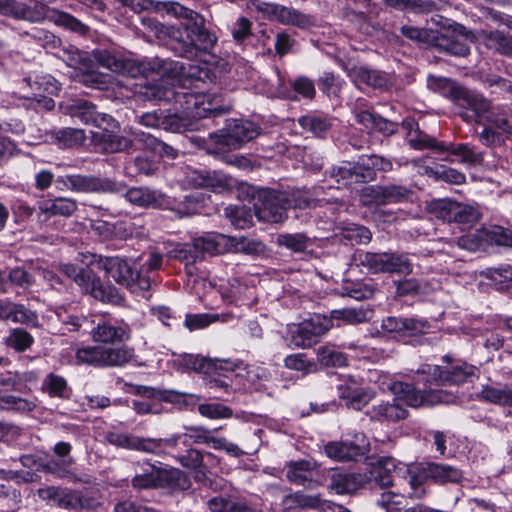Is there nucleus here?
Returning <instances> with one entry per match:
<instances>
[{"mask_svg":"<svg viewBox=\"0 0 512 512\" xmlns=\"http://www.w3.org/2000/svg\"><path fill=\"white\" fill-rule=\"evenodd\" d=\"M171 12L180 19L179 26L171 32L175 41L173 50L181 57L192 59L198 51L208 52L217 42V37L205 26V18L194 10L174 3Z\"/></svg>","mask_w":512,"mask_h":512,"instance_id":"1","label":"nucleus"},{"mask_svg":"<svg viewBox=\"0 0 512 512\" xmlns=\"http://www.w3.org/2000/svg\"><path fill=\"white\" fill-rule=\"evenodd\" d=\"M452 100L465 111L459 115L467 122L481 123L485 119L494 128L501 130L507 137H512V111L506 107H498L490 111L491 103L482 95L463 86L450 89Z\"/></svg>","mask_w":512,"mask_h":512,"instance_id":"2","label":"nucleus"},{"mask_svg":"<svg viewBox=\"0 0 512 512\" xmlns=\"http://www.w3.org/2000/svg\"><path fill=\"white\" fill-rule=\"evenodd\" d=\"M0 13L29 23H42L48 19L79 34H85L88 31V27L74 16L50 9L46 4L40 2L30 5L16 0H0Z\"/></svg>","mask_w":512,"mask_h":512,"instance_id":"3","label":"nucleus"},{"mask_svg":"<svg viewBox=\"0 0 512 512\" xmlns=\"http://www.w3.org/2000/svg\"><path fill=\"white\" fill-rule=\"evenodd\" d=\"M183 97L186 99V104H188L186 107V115L164 114L162 112L161 129L176 133L193 130L194 123L188 118V116L194 118L217 116L227 113L231 108L229 105H212L211 103H208L206 106L204 101L199 102L198 98L194 94H184Z\"/></svg>","mask_w":512,"mask_h":512,"instance_id":"4","label":"nucleus"},{"mask_svg":"<svg viewBox=\"0 0 512 512\" xmlns=\"http://www.w3.org/2000/svg\"><path fill=\"white\" fill-rule=\"evenodd\" d=\"M246 7L251 13H257L258 18L277 21L282 25L308 29L316 24V20L312 15L302 13L293 7L268 3L262 0H248Z\"/></svg>","mask_w":512,"mask_h":512,"instance_id":"5","label":"nucleus"},{"mask_svg":"<svg viewBox=\"0 0 512 512\" xmlns=\"http://www.w3.org/2000/svg\"><path fill=\"white\" fill-rule=\"evenodd\" d=\"M95 58L102 67L131 78H137L139 76L148 77L154 73L163 75L168 70L166 67L168 62L166 61H163L162 64L158 63L157 65L156 63L139 62L135 59L116 56L106 50L98 51L95 54ZM171 64L172 63H169V65Z\"/></svg>","mask_w":512,"mask_h":512,"instance_id":"6","label":"nucleus"},{"mask_svg":"<svg viewBox=\"0 0 512 512\" xmlns=\"http://www.w3.org/2000/svg\"><path fill=\"white\" fill-rule=\"evenodd\" d=\"M134 358V349L128 346L80 348L76 352L77 362L95 367H122Z\"/></svg>","mask_w":512,"mask_h":512,"instance_id":"7","label":"nucleus"},{"mask_svg":"<svg viewBox=\"0 0 512 512\" xmlns=\"http://www.w3.org/2000/svg\"><path fill=\"white\" fill-rule=\"evenodd\" d=\"M259 133V127L251 121L232 120L220 133L210 136L216 145L213 152L240 149L245 143L255 139Z\"/></svg>","mask_w":512,"mask_h":512,"instance_id":"8","label":"nucleus"},{"mask_svg":"<svg viewBox=\"0 0 512 512\" xmlns=\"http://www.w3.org/2000/svg\"><path fill=\"white\" fill-rule=\"evenodd\" d=\"M56 182L76 193H119L125 189L121 182L94 175L67 174L58 176Z\"/></svg>","mask_w":512,"mask_h":512,"instance_id":"9","label":"nucleus"},{"mask_svg":"<svg viewBox=\"0 0 512 512\" xmlns=\"http://www.w3.org/2000/svg\"><path fill=\"white\" fill-rule=\"evenodd\" d=\"M427 211L437 219L459 224H472L480 217V213L473 206L450 199L432 200L427 204Z\"/></svg>","mask_w":512,"mask_h":512,"instance_id":"10","label":"nucleus"},{"mask_svg":"<svg viewBox=\"0 0 512 512\" xmlns=\"http://www.w3.org/2000/svg\"><path fill=\"white\" fill-rule=\"evenodd\" d=\"M387 388L396 396L397 400L404 401L410 407L433 406L448 403L449 395L443 390H418L412 384L393 381Z\"/></svg>","mask_w":512,"mask_h":512,"instance_id":"11","label":"nucleus"},{"mask_svg":"<svg viewBox=\"0 0 512 512\" xmlns=\"http://www.w3.org/2000/svg\"><path fill=\"white\" fill-rule=\"evenodd\" d=\"M333 324L326 315H315L299 324L293 325L290 330V344L298 348H308L317 343L319 338L326 334Z\"/></svg>","mask_w":512,"mask_h":512,"instance_id":"12","label":"nucleus"},{"mask_svg":"<svg viewBox=\"0 0 512 512\" xmlns=\"http://www.w3.org/2000/svg\"><path fill=\"white\" fill-rule=\"evenodd\" d=\"M408 143L412 148L423 150V149H434L438 152L447 151L451 155L460 157V161L466 164H476L481 160V156L477 154L469 145L458 144L454 145L438 141L427 134L418 132L415 135H410Z\"/></svg>","mask_w":512,"mask_h":512,"instance_id":"13","label":"nucleus"},{"mask_svg":"<svg viewBox=\"0 0 512 512\" xmlns=\"http://www.w3.org/2000/svg\"><path fill=\"white\" fill-rule=\"evenodd\" d=\"M413 191L404 185H370L361 191V200L364 205H388L407 202L412 199Z\"/></svg>","mask_w":512,"mask_h":512,"instance_id":"14","label":"nucleus"},{"mask_svg":"<svg viewBox=\"0 0 512 512\" xmlns=\"http://www.w3.org/2000/svg\"><path fill=\"white\" fill-rule=\"evenodd\" d=\"M89 264H96L98 268L105 271L106 277L114 280L117 284L124 287H133L136 277V269L131 260L119 256L103 257L101 255H91Z\"/></svg>","mask_w":512,"mask_h":512,"instance_id":"15","label":"nucleus"},{"mask_svg":"<svg viewBox=\"0 0 512 512\" xmlns=\"http://www.w3.org/2000/svg\"><path fill=\"white\" fill-rule=\"evenodd\" d=\"M285 200V194L282 191L271 189L260 191L254 204L258 219L269 223L283 222L287 218L288 209Z\"/></svg>","mask_w":512,"mask_h":512,"instance_id":"16","label":"nucleus"},{"mask_svg":"<svg viewBox=\"0 0 512 512\" xmlns=\"http://www.w3.org/2000/svg\"><path fill=\"white\" fill-rule=\"evenodd\" d=\"M184 433L173 434L166 438H159L160 455L172 454L180 444L189 447L191 444H207L214 446L217 437L202 426H184Z\"/></svg>","mask_w":512,"mask_h":512,"instance_id":"17","label":"nucleus"},{"mask_svg":"<svg viewBox=\"0 0 512 512\" xmlns=\"http://www.w3.org/2000/svg\"><path fill=\"white\" fill-rule=\"evenodd\" d=\"M74 281L84 293L101 302L120 304L123 301L118 289L110 285H104L101 279L90 269L80 268Z\"/></svg>","mask_w":512,"mask_h":512,"instance_id":"18","label":"nucleus"},{"mask_svg":"<svg viewBox=\"0 0 512 512\" xmlns=\"http://www.w3.org/2000/svg\"><path fill=\"white\" fill-rule=\"evenodd\" d=\"M367 443L363 434H358L355 441H332L324 446L325 454L336 461H351L363 457L367 452Z\"/></svg>","mask_w":512,"mask_h":512,"instance_id":"19","label":"nucleus"},{"mask_svg":"<svg viewBox=\"0 0 512 512\" xmlns=\"http://www.w3.org/2000/svg\"><path fill=\"white\" fill-rule=\"evenodd\" d=\"M470 36L463 25L455 24L452 29L441 33L436 38L435 47L452 55L464 57L469 54L466 41Z\"/></svg>","mask_w":512,"mask_h":512,"instance_id":"20","label":"nucleus"},{"mask_svg":"<svg viewBox=\"0 0 512 512\" xmlns=\"http://www.w3.org/2000/svg\"><path fill=\"white\" fill-rule=\"evenodd\" d=\"M285 509H314L320 512H335L343 510L342 506H336L330 501L321 499L319 494L310 495L302 491H296L286 495L282 500Z\"/></svg>","mask_w":512,"mask_h":512,"instance_id":"21","label":"nucleus"},{"mask_svg":"<svg viewBox=\"0 0 512 512\" xmlns=\"http://www.w3.org/2000/svg\"><path fill=\"white\" fill-rule=\"evenodd\" d=\"M92 339L96 343L116 344L130 339L131 329L128 324L120 322L113 324L110 320L100 319L91 331Z\"/></svg>","mask_w":512,"mask_h":512,"instance_id":"22","label":"nucleus"},{"mask_svg":"<svg viewBox=\"0 0 512 512\" xmlns=\"http://www.w3.org/2000/svg\"><path fill=\"white\" fill-rule=\"evenodd\" d=\"M106 440L117 447L160 455L159 438H144L133 434L109 432Z\"/></svg>","mask_w":512,"mask_h":512,"instance_id":"23","label":"nucleus"},{"mask_svg":"<svg viewBox=\"0 0 512 512\" xmlns=\"http://www.w3.org/2000/svg\"><path fill=\"white\" fill-rule=\"evenodd\" d=\"M163 456H167V454ZM168 456L174 457L182 467L194 471L196 481H202L206 478L208 469L204 464V454L200 450L189 446L183 452H180L178 447L176 451L168 454Z\"/></svg>","mask_w":512,"mask_h":512,"instance_id":"24","label":"nucleus"},{"mask_svg":"<svg viewBox=\"0 0 512 512\" xmlns=\"http://www.w3.org/2000/svg\"><path fill=\"white\" fill-rule=\"evenodd\" d=\"M317 465L315 462L308 460L292 461L287 464V479L296 485H302L306 487H317L320 485L318 481L314 479L316 474Z\"/></svg>","mask_w":512,"mask_h":512,"instance_id":"25","label":"nucleus"},{"mask_svg":"<svg viewBox=\"0 0 512 512\" xmlns=\"http://www.w3.org/2000/svg\"><path fill=\"white\" fill-rule=\"evenodd\" d=\"M138 94L144 99L149 101H179L180 94L176 93L168 83V79L161 77L159 80H153L152 82L145 81L140 84Z\"/></svg>","mask_w":512,"mask_h":512,"instance_id":"26","label":"nucleus"},{"mask_svg":"<svg viewBox=\"0 0 512 512\" xmlns=\"http://www.w3.org/2000/svg\"><path fill=\"white\" fill-rule=\"evenodd\" d=\"M163 468L144 461L135 465V475L132 478V486L137 489H149L160 487Z\"/></svg>","mask_w":512,"mask_h":512,"instance_id":"27","label":"nucleus"},{"mask_svg":"<svg viewBox=\"0 0 512 512\" xmlns=\"http://www.w3.org/2000/svg\"><path fill=\"white\" fill-rule=\"evenodd\" d=\"M77 201L72 198L58 197L44 201L39 205L37 217L39 221H45L52 216L69 217L77 210Z\"/></svg>","mask_w":512,"mask_h":512,"instance_id":"28","label":"nucleus"},{"mask_svg":"<svg viewBox=\"0 0 512 512\" xmlns=\"http://www.w3.org/2000/svg\"><path fill=\"white\" fill-rule=\"evenodd\" d=\"M367 485V477L363 473L335 472L331 477L329 488L337 494H350Z\"/></svg>","mask_w":512,"mask_h":512,"instance_id":"29","label":"nucleus"},{"mask_svg":"<svg viewBox=\"0 0 512 512\" xmlns=\"http://www.w3.org/2000/svg\"><path fill=\"white\" fill-rule=\"evenodd\" d=\"M367 415L371 420L396 422L405 419L408 416V410L396 398L392 402H381L373 405L367 411Z\"/></svg>","mask_w":512,"mask_h":512,"instance_id":"30","label":"nucleus"},{"mask_svg":"<svg viewBox=\"0 0 512 512\" xmlns=\"http://www.w3.org/2000/svg\"><path fill=\"white\" fill-rule=\"evenodd\" d=\"M406 477L411 488L409 497L412 499H421L426 495L424 484L431 479L430 464H415L407 466Z\"/></svg>","mask_w":512,"mask_h":512,"instance_id":"31","label":"nucleus"},{"mask_svg":"<svg viewBox=\"0 0 512 512\" xmlns=\"http://www.w3.org/2000/svg\"><path fill=\"white\" fill-rule=\"evenodd\" d=\"M478 368L468 363L455 365L450 369L442 368L441 376H439V385H460L471 382L478 378Z\"/></svg>","mask_w":512,"mask_h":512,"instance_id":"32","label":"nucleus"},{"mask_svg":"<svg viewBox=\"0 0 512 512\" xmlns=\"http://www.w3.org/2000/svg\"><path fill=\"white\" fill-rule=\"evenodd\" d=\"M396 470L395 460L392 458L382 459L378 465L373 466L368 473L367 485H375L381 489L389 488L394 485L392 472Z\"/></svg>","mask_w":512,"mask_h":512,"instance_id":"33","label":"nucleus"},{"mask_svg":"<svg viewBox=\"0 0 512 512\" xmlns=\"http://www.w3.org/2000/svg\"><path fill=\"white\" fill-rule=\"evenodd\" d=\"M125 198L129 203L146 208H158L164 202V195L148 187H133L126 191Z\"/></svg>","mask_w":512,"mask_h":512,"instance_id":"34","label":"nucleus"},{"mask_svg":"<svg viewBox=\"0 0 512 512\" xmlns=\"http://www.w3.org/2000/svg\"><path fill=\"white\" fill-rule=\"evenodd\" d=\"M190 182L196 187L210 188L214 192H222L231 186L230 178L217 172L195 171L190 177Z\"/></svg>","mask_w":512,"mask_h":512,"instance_id":"35","label":"nucleus"},{"mask_svg":"<svg viewBox=\"0 0 512 512\" xmlns=\"http://www.w3.org/2000/svg\"><path fill=\"white\" fill-rule=\"evenodd\" d=\"M426 327L425 323L413 318H397L393 316L382 320L381 329L387 333H405L415 334L422 332Z\"/></svg>","mask_w":512,"mask_h":512,"instance_id":"36","label":"nucleus"},{"mask_svg":"<svg viewBox=\"0 0 512 512\" xmlns=\"http://www.w3.org/2000/svg\"><path fill=\"white\" fill-rule=\"evenodd\" d=\"M353 77L356 82L364 83L375 89L387 90L391 86L390 78L386 73L365 67L354 69Z\"/></svg>","mask_w":512,"mask_h":512,"instance_id":"37","label":"nucleus"},{"mask_svg":"<svg viewBox=\"0 0 512 512\" xmlns=\"http://www.w3.org/2000/svg\"><path fill=\"white\" fill-rule=\"evenodd\" d=\"M479 398L496 405L512 407V388L507 384L499 386L485 385L480 391Z\"/></svg>","mask_w":512,"mask_h":512,"instance_id":"38","label":"nucleus"},{"mask_svg":"<svg viewBox=\"0 0 512 512\" xmlns=\"http://www.w3.org/2000/svg\"><path fill=\"white\" fill-rule=\"evenodd\" d=\"M182 363L185 367L192 370H204L206 368L205 372H209L212 368L215 370L233 371L236 367L234 363L227 360L215 359L205 361L193 355H184L182 357Z\"/></svg>","mask_w":512,"mask_h":512,"instance_id":"39","label":"nucleus"},{"mask_svg":"<svg viewBox=\"0 0 512 512\" xmlns=\"http://www.w3.org/2000/svg\"><path fill=\"white\" fill-rule=\"evenodd\" d=\"M413 264L406 254L384 252L383 273L409 275Z\"/></svg>","mask_w":512,"mask_h":512,"instance_id":"40","label":"nucleus"},{"mask_svg":"<svg viewBox=\"0 0 512 512\" xmlns=\"http://www.w3.org/2000/svg\"><path fill=\"white\" fill-rule=\"evenodd\" d=\"M430 464V476L431 479L439 484L446 483H460L463 479V473L460 469L447 465V464H438V463H429Z\"/></svg>","mask_w":512,"mask_h":512,"instance_id":"41","label":"nucleus"},{"mask_svg":"<svg viewBox=\"0 0 512 512\" xmlns=\"http://www.w3.org/2000/svg\"><path fill=\"white\" fill-rule=\"evenodd\" d=\"M50 136L61 148H71L80 145L86 138L83 130L69 127L52 130Z\"/></svg>","mask_w":512,"mask_h":512,"instance_id":"42","label":"nucleus"},{"mask_svg":"<svg viewBox=\"0 0 512 512\" xmlns=\"http://www.w3.org/2000/svg\"><path fill=\"white\" fill-rule=\"evenodd\" d=\"M160 487L186 491L191 488L189 476L178 468L163 469Z\"/></svg>","mask_w":512,"mask_h":512,"instance_id":"43","label":"nucleus"},{"mask_svg":"<svg viewBox=\"0 0 512 512\" xmlns=\"http://www.w3.org/2000/svg\"><path fill=\"white\" fill-rule=\"evenodd\" d=\"M331 323L334 320L343 321L345 324L357 325L367 322L370 318V311L363 308H343L338 310H332L330 316Z\"/></svg>","mask_w":512,"mask_h":512,"instance_id":"44","label":"nucleus"},{"mask_svg":"<svg viewBox=\"0 0 512 512\" xmlns=\"http://www.w3.org/2000/svg\"><path fill=\"white\" fill-rule=\"evenodd\" d=\"M300 126L317 137H323L332 127V119L326 116L305 115L299 118Z\"/></svg>","mask_w":512,"mask_h":512,"instance_id":"45","label":"nucleus"},{"mask_svg":"<svg viewBox=\"0 0 512 512\" xmlns=\"http://www.w3.org/2000/svg\"><path fill=\"white\" fill-rule=\"evenodd\" d=\"M375 504L384 512H400L406 507V498L400 493L383 491L376 498Z\"/></svg>","mask_w":512,"mask_h":512,"instance_id":"46","label":"nucleus"},{"mask_svg":"<svg viewBox=\"0 0 512 512\" xmlns=\"http://www.w3.org/2000/svg\"><path fill=\"white\" fill-rule=\"evenodd\" d=\"M320 91L329 98H339L345 81L333 72H324L318 79Z\"/></svg>","mask_w":512,"mask_h":512,"instance_id":"47","label":"nucleus"},{"mask_svg":"<svg viewBox=\"0 0 512 512\" xmlns=\"http://www.w3.org/2000/svg\"><path fill=\"white\" fill-rule=\"evenodd\" d=\"M488 245L487 229L482 228L457 239V246L469 252H475Z\"/></svg>","mask_w":512,"mask_h":512,"instance_id":"48","label":"nucleus"},{"mask_svg":"<svg viewBox=\"0 0 512 512\" xmlns=\"http://www.w3.org/2000/svg\"><path fill=\"white\" fill-rule=\"evenodd\" d=\"M169 257L184 262L186 266L201 261L200 252L192 241L191 243L177 244L169 251Z\"/></svg>","mask_w":512,"mask_h":512,"instance_id":"49","label":"nucleus"},{"mask_svg":"<svg viewBox=\"0 0 512 512\" xmlns=\"http://www.w3.org/2000/svg\"><path fill=\"white\" fill-rule=\"evenodd\" d=\"M36 408V402L32 399L22 398L5 393L0 399V409L15 412H31Z\"/></svg>","mask_w":512,"mask_h":512,"instance_id":"50","label":"nucleus"},{"mask_svg":"<svg viewBox=\"0 0 512 512\" xmlns=\"http://www.w3.org/2000/svg\"><path fill=\"white\" fill-rule=\"evenodd\" d=\"M138 393L149 397V398H157L165 402L169 403H179L183 397H191L195 398V400H199L198 396L186 394L183 392H178L175 390H159L152 387H140L138 389Z\"/></svg>","mask_w":512,"mask_h":512,"instance_id":"51","label":"nucleus"},{"mask_svg":"<svg viewBox=\"0 0 512 512\" xmlns=\"http://www.w3.org/2000/svg\"><path fill=\"white\" fill-rule=\"evenodd\" d=\"M318 361L327 367H343L347 364L346 356L334 347L321 346L317 349Z\"/></svg>","mask_w":512,"mask_h":512,"instance_id":"52","label":"nucleus"},{"mask_svg":"<svg viewBox=\"0 0 512 512\" xmlns=\"http://www.w3.org/2000/svg\"><path fill=\"white\" fill-rule=\"evenodd\" d=\"M207 505L212 512H256L245 504L236 503L222 496L210 499Z\"/></svg>","mask_w":512,"mask_h":512,"instance_id":"53","label":"nucleus"},{"mask_svg":"<svg viewBox=\"0 0 512 512\" xmlns=\"http://www.w3.org/2000/svg\"><path fill=\"white\" fill-rule=\"evenodd\" d=\"M223 238V235L207 234L193 239L197 250L200 252L201 260L206 254L213 255L220 253V239Z\"/></svg>","mask_w":512,"mask_h":512,"instance_id":"54","label":"nucleus"},{"mask_svg":"<svg viewBox=\"0 0 512 512\" xmlns=\"http://www.w3.org/2000/svg\"><path fill=\"white\" fill-rule=\"evenodd\" d=\"M359 265L366 267L371 273H383L384 252L372 253L359 251L354 256Z\"/></svg>","mask_w":512,"mask_h":512,"instance_id":"55","label":"nucleus"},{"mask_svg":"<svg viewBox=\"0 0 512 512\" xmlns=\"http://www.w3.org/2000/svg\"><path fill=\"white\" fill-rule=\"evenodd\" d=\"M278 244L293 252H304L310 246V239L303 233L282 234L278 236Z\"/></svg>","mask_w":512,"mask_h":512,"instance_id":"56","label":"nucleus"},{"mask_svg":"<svg viewBox=\"0 0 512 512\" xmlns=\"http://www.w3.org/2000/svg\"><path fill=\"white\" fill-rule=\"evenodd\" d=\"M73 463L74 460L71 457H68V459H62L58 461L51 460L45 465L44 470L60 478L75 480L76 474L72 469Z\"/></svg>","mask_w":512,"mask_h":512,"instance_id":"57","label":"nucleus"},{"mask_svg":"<svg viewBox=\"0 0 512 512\" xmlns=\"http://www.w3.org/2000/svg\"><path fill=\"white\" fill-rule=\"evenodd\" d=\"M198 412L201 416L209 419H226L233 415L230 407L220 403H203L198 406Z\"/></svg>","mask_w":512,"mask_h":512,"instance_id":"58","label":"nucleus"},{"mask_svg":"<svg viewBox=\"0 0 512 512\" xmlns=\"http://www.w3.org/2000/svg\"><path fill=\"white\" fill-rule=\"evenodd\" d=\"M486 45L504 55L509 56L512 53V37H507L499 31L490 32L486 36Z\"/></svg>","mask_w":512,"mask_h":512,"instance_id":"59","label":"nucleus"},{"mask_svg":"<svg viewBox=\"0 0 512 512\" xmlns=\"http://www.w3.org/2000/svg\"><path fill=\"white\" fill-rule=\"evenodd\" d=\"M180 70L182 76L190 80L191 84L211 80V72L207 66H201L198 64H188L187 66L181 65Z\"/></svg>","mask_w":512,"mask_h":512,"instance_id":"60","label":"nucleus"},{"mask_svg":"<svg viewBox=\"0 0 512 512\" xmlns=\"http://www.w3.org/2000/svg\"><path fill=\"white\" fill-rule=\"evenodd\" d=\"M73 117L78 118L85 124L94 123L95 116L97 114L96 106L87 101H77L70 108Z\"/></svg>","mask_w":512,"mask_h":512,"instance_id":"61","label":"nucleus"},{"mask_svg":"<svg viewBox=\"0 0 512 512\" xmlns=\"http://www.w3.org/2000/svg\"><path fill=\"white\" fill-rule=\"evenodd\" d=\"M44 389L50 396L67 398L68 386L66 380L58 375L49 374L44 380Z\"/></svg>","mask_w":512,"mask_h":512,"instance_id":"62","label":"nucleus"},{"mask_svg":"<svg viewBox=\"0 0 512 512\" xmlns=\"http://www.w3.org/2000/svg\"><path fill=\"white\" fill-rule=\"evenodd\" d=\"M487 229L488 244L512 248V229L490 226Z\"/></svg>","mask_w":512,"mask_h":512,"instance_id":"63","label":"nucleus"},{"mask_svg":"<svg viewBox=\"0 0 512 512\" xmlns=\"http://www.w3.org/2000/svg\"><path fill=\"white\" fill-rule=\"evenodd\" d=\"M284 363L288 369L300 371L304 374L316 371V364L309 361L304 353L289 355L285 358Z\"/></svg>","mask_w":512,"mask_h":512,"instance_id":"64","label":"nucleus"}]
</instances>
